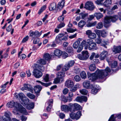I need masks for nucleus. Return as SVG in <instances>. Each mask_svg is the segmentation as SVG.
Here are the masks:
<instances>
[{
	"label": "nucleus",
	"mask_w": 121,
	"mask_h": 121,
	"mask_svg": "<svg viewBox=\"0 0 121 121\" xmlns=\"http://www.w3.org/2000/svg\"><path fill=\"white\" fill-rule=\"evenodd\" d=\"M9 112H5L4 116L2 117V119L4 121H12V120L10 117Z\"/></svg>",
	"instance_id": "22"
},
{
	"label": "nucleus",
	"mask_w": 121,
	"mask_h": 121,
	"mask_svg": "<svg viewBox=\"0 0 121 121\" xmlns=\"http://www.w3.org/2000/svg\"><path fill=\"white\" fill-rule=\"evenodd\" d=\"M98 85H93V86L92 87V89L91 91V93L94 95L96 94L98 92L99 88Z\"/></svg>",
	"instance_id": "26"
},
{
	"label": "nucleus",
	"mask_w": 121,
	"mask_h": 121,
	"mask_svg": "<svg viewBox=\"0 0 121 121\" xmlns=\"http://www.w3.org/2000/svg\"><path fill=\"white\" fill-rule=\"evenodd\" d=\"M76 30H73L72 28H68L67 29V31L69 33H73Z\"/></svg>",
	"instance_id": "55"
},
{
	"label": "nucleus",
	"mask_w": 121,
	"mask_h": 121,
	"mask_svg": "<svg viewBox=\"0 0 121 121\" xmlns=\"http://www.w3.org/2000/svg\"><path fill=\"white\" fill-rule=\"evenodd\" d=\"M56 7V3L53 2L51 3L49 7V10L51 11L54 10Z\"/></svg>",
	"instance_id": "28"
},
{
	"label": "nucleus",
	"mask_w": 121,
	"mask_h": 121,
	"mask_svg": "<svg viewBox=\"0 0 121 121\" xmlns=\"http://www.w3.org/2000/svg\"><path fill=\"white\" fill-rule=\"evenodd\" d=\"M112 0H106L103 3V5L106 7H109L112 4Z\"/></svg>",
	"instance_id": "32"
},
{
	"label": "nucleus",
	"mask_w": 121,
	"mask_h": 121,
	"mask_svg": "<svg viewBox=\"0 0 121 121\" xmlns=\"http://www.w3.org/2000/svg\"><path fill=\"white\" fill-rule=\"evenodd\" d=\"M29 35L30 36L33 37L34 36V37H35V32H33L32 30L30 31L29 33Z\"/></svg>",
	"instance_id": "62"
},
{
	"label": "nucleus",
	"mask_w": 121,
	"mask_h": 121,
	"mask_svg": "<svg viewBox=\"0 0 121 121\" xmlns=\"http://www.w3.org/2000/svg\"><path fill=\"white\" fill-rule=\"evenodd\" d=\"M82 55L79 54L77 55V57L81 60H86L87 59L89 56V54L87 51H84L82 52Z\"/></svg>",
	"instance_id": "8"
},
{
	"label": "nucleus",
	"mask_w": 121,
	"mask_h": 121,
	"mask_svg": "<svg viewBox=\"0 0 121 121\" xmlns=\"http://www.w3.org/2000/svg\"><path fill=\"white\" fill-rule=\"evenodd\" d=\"M80 92L82 94L86 95L88 93V91L85 89H82L80 90Z\"/></svg>",
	"instance_id": "41"
},
{
	"label": "nucleus",
	"mask_w": 121,
	"mask_h": 121,
	"mask_svg": "<svg viewBox=\"0 0 121 121\" xmlns=\"http://www.w3.org/2000/svg\"><path fill=\"white\" fill-rule=\"evenodd\" d=\"M46 63V61L43 59H40L38 60L36 62V64H35V66H41L42 65H45Z\"/></svg>",
	"instance_id": "24"
},
{
	"label": "nucleus",
	"mask_w": 121,
	"mask_h": 121,
	"mask_svg": "<svg viewBox=\"0 0 121 121\" xmlns=\"http://www.w3.org/2000/svg\"><path fill=\"white\" fill-rule=\"evenodd\" d=\"M75 72L77 73H79L80 71V69L77 66H75L74 67Z\"/></svg>",
	"instance_id": "58"
},
{
	"label": "nucleus",
	"mask_w": 121,
	"mask_h": 121,
	"mask_svg": "<svg viewBox=\"0 0 121 121\" xmlns=\"http://www.w3.org/2000/svg\"><path fill=\"white\" fill-rule=\"evenodd\" d=\"M6 105L7 107L9 108H12L14 107V108L13 112L19 117V116L20 115L18 112L25 115H26L28 114L26 109L18 103L12 101L8 102Z\"/></svg>",
	"instance_id": "2"
},
{
	"label": "nucleus",
	"mask_w": 121,
	"mask_h": 121,
	"mask_svg": "<svg viewBox=\"0 0 121 121\" xmlns=\"http://www.w3.org/2000/svg\"><path fill=\"white\" fill-rule=\"evenodd\" d=\"M69 91V90L67 88H64L63 90V93L65 95H66L68 93Z\"/></svg>",
	"instance_id": "60"
},
{
	"label": "nucleus",
	"mask_w": 121,
	"mask_h": 121,
	"mask_svg": "<svg viewBox=\"0 0 121 121\" xmlns=\"http://www.w3.org/2000/svg\"><path fill=\"white\" fill-rule=\"evenodd\" d=\"M53 53L55 56H60L61 55L62 52L59 49H56L54 51Z\"/></svg>",
	"instance_id": "31"
},
{
	"label": "nucleus",
	"mask_w": 121,
	"mask_h": 121,
	"mask_svg": "<svg viewBox=\"0 0 121 121\" xmlns=\"http://www.w3.org/2000/svg\"><path fill=\"white\" fill-rule=\"evenodd\" d=\"M72 48L71 47H68L66 49V51L68 53L72 52Z\"/></svg>",
	"instance_id": "61"
},
{
	"label": "nucleus",
	"mask_w": 121,
	"mask_h": 121,
	"mask_svg": "<svg viewBox=\"0 0 121 121\" xmlns=\"http://www.w3.org/2000/svg\"><path fill=\"white\" fill-rule=\"evenodd\" d=\"M80 76L82 79H85L86 77V75L84 71H82L80 73Z\"/></svg>",
	"instance_id": "44"
},
{
	"label": "nucleus",
	"mask_w": 121,
	"mask_h": 121,
	"mask_svg": "<svg viewBox=\"0 0 121 121\" xmlns=\"http://www.w3.org/2000/svg\"><path fill=\"white\" fill-rule=\"evenodd\" d=\"M69 68V66L67 64H65L63 67L62 70L63 71H66L68 70Z\"/></svg>",
	"instance_id": "46"
},
{
	"label": "nucleus",
	"mask_w": 121,
	"mask_h": 121,
	"mask_svg": "<svg viewBox=\"0 0 121 121\" xmlns=\"http://www.w3.org/2000/svg\"><path fill=\"white\" fill-rule=\"evenodd\" d=\"M65 24L63 23H61L58 25L57 26V28L58 29H60L65 26Z\"/></svg>",
	"instance_id": "51"
},
{
	"label": "nucleus",
	"mask_w": 121,
	"mask_h": 121,
	"mask_svg": "<svg viewBox=\"0 0 121 121\" xmlns=\"http://www.w3.org/2000/svg\"><path fill=\"white\" fill-rule=\"evenodd\" d=\"M24 85L26 90L29 91L31 92H33V88L30 85L26 84H25Z\"/></svg>",
	"instance_id": "30"
},
{
	"label": "nucleus",
	"mask_w": 121,
	"mask_h": 121,
	"mask_svg": "<svg viewBox=\"0 0 121 121\" xmlns=\"http://www.w3.org/2000/svg\"><path fill=\"white\" fill-rule=\"evenodd\" d=\"M74 61L73 60H71L69 61L67 65L69 67H71L73 65L74 63Z\"/></svg>",
	"instance_id": "53"
},
{
	"label": "nucleus",
	"mask_w": 121,
	"mask_h": 121,
	"mask_svg": "<svg viewBox=\"0 0 121 121\" xmlns=\"http://www.w3.org/2000/svg\"><path fill=\"white\" fill-rule=\"evenodd\" d=\"M43 79L45 81L48 82L49 80V75L48 74H46L43 76Z\"/></svg>",
	"instance_id": "49"
},
{
	"label": "nucleus",
	"mask_w": 121,
	"mask_h": 121,
	"mask_svg": "<svg viewBox=\"0 0 121 121\" xmlns=\"http://www.w3.org/2000/svg\"><path fill=\"white\" fill-rule=\"evenodd\" d=\"M29 38V37L28 35L26 36L25 37H24L23 39L22 43H24L28 41Z\"/></svg>",
	"instance_id": "52"
},
{
	"label": "nucleus",
	"mask_w": 121,
	"mask_h": 121,
	"mask_svg": "<svg viewBox=\"0 0 121 121\" xmlns=\"http://www.w3.org/2000/svg\"><path fill=\"white\" fill-rule=\"evenodd\" d=\"M86 43L89 44L88 48L89 50H91L92 49L96 50L98 49L96 47V43L93 42V41L90 39H88L86 40Z\"/></svg>",
	"instance_id": "7"
},
{
	"label": "nucleus",
	"mask_w": 121,
	"mask_h": 121,
	"mask_svg": "<svg viewBox=\"0 0 121 121\" xmlns=\"http://www.w3.org/2000/svg\"><path fill=\"white\" fill-rule=\"evenodd\" d=\"M79 14L81 18L82 19H84L88 15L87 13H81Z\"/></svg>",
	"instance_id": "45"
},
{
	"label": "nucleus",
	"mask_w": 121,
	"mask_h": 121,
	"mask_svg": "<svg viewBox=\"0 0 121 121\" xmlns=\"http://www.w3.org/2000/svg\"><path fill=\"white\" fill-rule=\"evenodd\" d=\"M42 89L41 86L40 85H37L34 87V90L36 94L39 93Z\"/></svg>",
	"instance_id": "29"
},
{
	"label": "nucleus",
	"mask_w": 121,
	"mask_h": 121,
	"mask_svg": "<svg viewBox=\"0 0 121 121\" xmlns=\"http://www.w3.org/2000/svg\"><path fill=\"white\" fill-rule=\"evenodd\" d=\"M75 100L77 102H81L83 101L86 102L87 98L86 96H82L80 97H77L76 98Z\"/></svg>",
	"instance_id": "20"
},
{
	"label": "nucleus",
	"mask_w": 121,
	"mask_h": 121,
	"mask_svg": "<svg viewBox=\"0 0 121 121\" xmlns=\"http://www.w3.org/2000/svg\"><path fill=\"white\" fill-rule=\"evenodd\" d=\"M83 86L84 88L88 89L92 88L93 86V85H92L89 81H85L83 83Z\"/></svg>",
	"instance_id": "15"
},
{
	"label": "nucleus",
	"mask_w": 121,
	"mask_h": 121,
	"mask_svg": "<svg viewBox=\"0 0 121 121\" xmlns=\"http://www.w3.org/2000/svg\"><path fill=\"white\" fill-rule=\"evenodd\" d=\"M61 79L57 77L54 79V82L55 84H57L59 83Z\"/></svg>",
	"instance_id": "50"
},
{
	"label": "nucleus",
	"mask_w": 121,
	"mask_h": 121,
	"mask_svg": "<svg viewBox=\"0 0 121 121\" xmlns=\"http://www.w3.org/2000/svg\"><path fill=\"white\" fill-rule=\"evenodd\" d=\"M86 22L84 20H81L78 23V27L82 28L85 25Z\"/></svg>",
	"instance_id": "33"
},
{
	"label": "nucleus",
	"mask_w": 121,
	"mask_h": 121,
	"mask_svg": "<svg viewBox=\"0 0 121 121\" xmlns=\"http://www.w3.org/2000/svg\"><path fill=\"white\" fill-rule=\"evenodd\" d=\"M28 102V101L27 103L24 102L23 103H22V104L24 106L26 107V108L28 109H30L33 108L34 107V104L33 103H31L29 104H27V103Z\"/></svg>",
	"instance_id": "18"
},
{
	"label": "nucleus",
	"mask_w": 121,
	"mask_h": 121,
	"mask_svg": "<svg viewBox=\"0 0 121 121\" xmlns=\"http://www.w3.org/2000/svg\"><path fill=\"white\" fill-rule=\"evenodd\" d=\"M80 43V41L79 39L76 41L73 44V45L74 48L76 49L78 47Z\"/></svg>",
	"instance_id": "34"
},
{
	"label": "nucleus",
	"mask_w": 121,
	"mask_h": 121,
	"mask_svg": "<svg viewBox=\"0 0 121 121\" xmlns=\"http://www.w3.org/2000/svg\"><path fill=\"white\" fill-rule=\"evenodd\" d=\"M27 95L29 98L32 99H34L35 97L34 95L30 93H27Z\"/></svg>",
	"instance_id": "48"
},
{
	"label": "nucleus",
	"mask_w": 121,
	"mask_h": 121,
	"mask_svg": "<svg viewBox=\"0 0 121 121\" xmlns=\"http://www.w3.org/2000/svg\"><path fill=\"white\" fill-rule=\"evenodd\" d=\"M81 115V111L78 112L76 113H72L70 114V117L73 119H78Z\"/></svg>",
	"instance_id": "12"
},
{
	"label": "nucleus",
	"mask_w": 121,
	"mask_h": 121,
	"mask_svg": "<svg viewBox=\"0 0 121 121\" xmlns=\"http://www.w3.org/2000/svg\"><path fill=\"white\" fill-rule=\"evenodd\" d=\"M64 34L60 33L57 35L56 37L55 42L57 44H61L62 41H66L68 39L67 37L66 36H64Z\"/></svg>",
	"instance_id": "6"
},
{
	"label": "nucleus",
	"mask_w": 121,
	"mask_h": 121,
	"mask_svg": "<svg viewBox=\"0 0 121 121\" xmlns=\"http://www.w3.org/2000/svg\"><path fill=\"white\" fill-rule=\"evenodd\" d=\"M92 32L90 30H88L86 31V34L88 36V37L92 34Z\"/></svg>",
	"instance_id": "57"
},
{
	"label": "nucleus",
	"mask_w": 121,
	"mask_h": 121,
	"mask_svg": "<svg viewBox=\"0 0 121 121\" xmlns=\"http://www.w3.org/2000/svg\"><path fill=\"white\" fill-rule=\"evenodd\" d=\"M85 7L86 9L90 10H93L94 8L93 3L91 1H88L86 3Z\"/></svg>",
	"instance_id": "13"
},
{
	"label": "nucleus",
	"mask_w": 121,
	"mask_h": 121,
	"mask_svg": "<svg viewBox=\"0 0 121 121\" xmlns=\"http://www.w3.org/2000/svg\"><path fill=\"white\" fill-rule=\"evenodd\" d=\"M65 73L64 72H59L57 74V77L58 78L61 79V80L65 76Z\"/></svg>",
	"instance_id": "27"
},
{
	"label": "nucleus",
	"mask_w": 121,
	"mask_h": 121,
	"mask_svg": "<svg viewBox=\"0 0 121 121\" xmlns=\"http://www.w3.org/2000/svg\"><path fill=\"white\" fill-rule=\"evenodd\" d=\"M103 26V25L101 22H99L97 24L96 28L97 29H100Z\"/></svg>",
	"instance_id": "47"
},
{
	"label": "nucleus",
	"mask_w": 121,
	"mask_h": 121,
	"mask_svg": "<svg viewBox=\"0 0 121 121\" xmlns=\"http://www.w3.org/2000/svg\"><path fill=\"white\" fill-rule=\"evenodd\" d=\"M121 118V114H113L111 115L108 121H115L116 119Z\"/></svg>",
	"instance_id": "16"
},
{
	"label": "nucleus",
	"mask_w": 121,
	"mask_h": 121,
	"mask_svg": "<svg viewBox=\"0 0 121 121\" xmlns=\"http://www.w3.org/2000/svg\"><path fill=\"white\" fill-rule=\"evenodd\" d=\"M6 30L8 32H9L12 30L11 32V35H12L13 34L14 32V29H12V26L10 24L6 28Z\"/></svg>",
	"instance_id": "35"
},
{
	"label": "nucleus",
	"mask_w": 121,
	"mask_h": 121,
	"mask_svg": "<svg viewBox=\"0 0 121 121\" xmlns=\"http://www.w3.org/2000/svg\"><path fill=\"white\" fill-rule=\"evenodd\" d=\"M111 71L110 69L108 67H106L104 69H98L95 73L91 74L90 77L89 78H90L89 79H90L92 81L97 80L104 81L106 79V77Z\"/></svg>",
	"instance_id": "1"
},
{
	"label": "nucleus",
	"mask_w": 121,
	"mask_h": 121,
	"mask_svg": "<svg viewBox=\"0 0 121 121\" xmlns=\"http://www.w3.org/2000/svg\"><path fill=\"white\" fill-rule=\"evenodd\" d=\"M36 82L40 83L42 85L46 87H47L48 86L50 85L51 84V83H45L42 82L38 80Z\"/></svg>",
	"instance_id": "42"
},
{
	"label": "nucleus",
	"mask_w": 121,
	"mask_h": 121,
	"mask_svg": "<svg viewBox=\"0 0 121 121\" xmlns=\"http://www.w3.org/2000/svg\"><path fill=\"white\" fill-rule=\"evenodd\" d=\"M35 68L33 71V73L34 76L36 78H39L43 75L41 71H43L44 70V67L43 66H35Z\"/></svg>",
	"instance_id": "4"
},
{
	"label": "nucleus",
	"mask_w": 121,
	"mask_h": 121,
	"mask_svg": "<svg viewBox=\"0 0 121 121\" xmlns=\"http://www.w3.org/2000/svg\"><path fill=\"white\" fill-rule=\"evenodd\" d=\"M64 16L62 15L60 16L58 18V20L60 22H62L64 20Z\"/></svg>",
	"instance_id": "54"
},
{
	"label": "nucleus",
	"mask_w": 121,
	"mask_h": 121,
	"mask_svg": "<svg viewBox=\"0 0 121 121\" xmlns=\"http://www.w3.org/2000/svg\"><path fill=\"white\" fill-rule=\"evenodd\" d=\"M41 35V34L39 33V32L36 31L35 32V36L34 37H39Z\"/></svg>",
	"instance_id": "59"
},
{
	"label": "nucleus",
	"mask_w": 121,
	"mask_h": 121,
	"mask_svg": "<svg viewBox=\"0 0 121 121\" xmlns=\"http://www.w3.org/2000/svg\"><path fill=\"white\" fill-rule=\"evenodd\" d=\"M96 37V36L95 34L94 33H92V34L88 37L89 38L91 39H95Z\"/></svg>",
	"instance_id": "43"
},
{
	"label": "nucleus",
	"mask_w": 121,
	"mask_h": 121,
	"mask_svg": "<svg viewBox=\"0 0 121 121\" xmlns=\"http://www.w3.org/2000/svg\"><path fill=\"white\" fill-rule=\"evenodd\" d=\"M96 68L95 65L94 64H92L90 65L89 67L90 70L91 71H94Z\"/></svg>",
	"instance_id": "40"
},
{
	"label": "nucleus",
	"mask_w": 121,
	"mask_h": 121,
	"mask_svg": "<svg viewBox=\"0 0 121 121\" xmlns=\"http://www.w3.org/2000/svg\"><path fill=\"white\" fill-rule=\"evenodd\" d=\"M65 3L64 0H62L60 2H58L56 7L57 10L60 11L62 10L64 6Z\"/></svg>",
	"instance_id": "23"
},
{
	"label": "nucleus",
	"mask_w": 121,
	"mask_h": 121,
	"mask_svg": "<svg viewBox=\"0 0 121 121\" xmlns=\"http://www.w3.org/2000/svg\"><path fill=\"white\" fill-rule=\"evenodd\" d=\"M43 58L46 60H48L50 59L51 56L49 54L46 53L44 54Z\"/></svg>",
	"instance_id": "38"
},
{
	"label": "nucleus",
	"mask_w": 121,
	"mask_h": 121,
	"mask_svg": "<svg viewBox=\"0 0 121 121\" xmlns=\"http://www.w3.org/2000/svg\"><path fill=\"white\" fill-rule=\"evenodd\" d=\"M107 60L108 62L109 65H110L112 68H115L117 66V62L116 61L112 62L111 59L108 60L107 59Z\"/></svg>",
	"instance_id": "17"
},
{
	"label": "nucleus",
	"mask_w": 121,
	"mask_h": 121,
	"mask_svg": "<svg viewBox=\"0 0 121 121\" xmlns=\"http://www.w3.org/2000/svg\"><path fill=\"white\" fill-rule=\"evenodd\" d=\"M104 0H96L95 2L96 3L98 4H102V3Z\"/></svg>",
	"instance_id": "63"
},
{
	"label": "nucleus",
	"mask_w": 121,
	"mask_h": 121,
	"mask_svg": "<svg viewBox=\"0 0 121 121\" xmlns=\"http://www.w3.org/2000/svg\"><path fill=\"white\" fill-rule=\"evenodd\" d=\"M72 104L70 103L69 104V106L66 105H62L61 106V110L65 112H68L69 111L72 112Z\"/></svg>",
	"instance_id": "9"
},
{
	"label": "nucleus",
	"mask_w": 121,
	"mask_h": 121,
	"mask_svg": "<svg viewBox=\"0 0 121 121\" xmlns=\"http://www.w3.org/2000/svg\"><path fill=\"white\" fill-rule=\"evenodd\" d=\"M108 52L106 51L102 52L99 55V59L101 60H103L107 57L108 55Z\"/></svg>",
	"instance_id": "19"
},
{
	"label": "nucleus",
	"mask_w": 121,
	"mask_h": 121,
	"mask_svg": "<svg viewBox=\"0 0 121 121\" xmlns=\"http://www.w3.org/2000/svg\"><path fill=\"white\" fill-rule=\"evenodd\" d=\"M16 97L17 98H19L21 100L22 102H21V104H22V103H23L24 102L27 103L28 101V99L22 93H19L17 95H16Z\"/></svg>",
	"instance_id": "11"
},
{
	"label": "nucleus",
	"mask_w": 121,
	"mask_h": 121,
	"mask_svg": "<svg viewBox=\"0 0 121 121\" xmlns=\"http://www.w3.org/2000/svg\"><path fill=\"white\" fill-rule=\"evenodd\" d=\"M72 104L71 108L72 112H75L76 110H80L82 109L81 106L77 104Z\"/></svg>",
	"instance_id": "14"
},
{
	"label": "nucleus",
	"mask_w": 121,
	"mask_h": 121,
	"mask_svg": "<svg viewBox=\"0 0 121 121\" xmlns=\"http://www.w3.org/2000/svg\"><path fill=\"white\" fill-rule=\"evenodd\" d=\"M74 78L76 82H78L81 80V78L79 76L76 75L74 77Z\"/></svg>",
	"instance_id": "56"
},
{
	"label": "nucleus",
	"mask_w": 121,
	"mask_h": 121,
	"mask_svg": "<svg viewBox=\"0 0 121 121\" xmlns=\"http://www.w3.org/2000/svg\"><path fill=\"white\" fill-rule=\"evenodd\" d=\"M118 17L117 15H114L112 16H107L105 18L104 26L105 27L108 26L109 25V24L111 22H116L117 19Z\"/></svg>",
	"instance_id": "5"
},
{
	"label": "nucleus",
	"mask_w": 121,
	"mask_h": 121,
	"mask_svg": "<svg viewBox=\"0 0 121 121\" xmlns=\"http://www.w3.org/2000/svg\"><path fill=\"white\" fill-rule=\"evenodd\" d=\"M95 41L96 43L97 44H100L101 46H103L105 48H107L106 45L108 44V42L107 41L104 40L103 41L99 38L96 39Z\"/></svg>",
	"instance_id": "10"
},
{
	"label": "nucleus",
	"mask_w": 121,
	"mask_h": 121,
	"mask_svg": "<svg viewBox=\"0 0 121 121\" xmlns=\"http://www.w3.org/2000/svg\"><path fill=\"white\" fill-rule=\"evenodd\" d=\"M97 35H99L100 33L101 34L102 37H105L107 35L106 33L104 30H97L95 31Z\"/></svg>",
	"instance_id": "25"
},
{
	"label": "nucleus",
	"mask_w": 121,
	"mask_h": 121,
	"mask_svg": "<svg viewBox=\"0 0 121 121\" xmlns=\"http://www.w3.org/2000/svg\"><path fill=\"white\" fill-rule=\"evenodd\" d=\"M39 41V39L38 38H36L34 40L33 43L34 44H36L38 43Z\"/></svg>",
	"instance_id": "64"
},
{
	"label": "nucleus",
	"mask_w": 121,
	"mask_h": 121,
	"mask_svg": "<svg viewBox=\"0 0 121 121\" xmlns=\"http://www.w3.org/2000/svg\"><path fill=\"white\" fill-rule=\"evenodd\" d=\"M112 50L115 54L119 53L121 52V47L120 46H114Z\"/></svg>",
	"instance_id": "21"
},
{
	"label": "nucleus",
	"mask_w": 121,
	"mask_h": 121,
	"mask_svg": "<svg viewBox=\"0 0 121 121\" xmlns=\"http://www.w3.org/2000/svg\"><path fill=\"white\" fill-rule=\"evenodd\" d=\"M94 16L96 17L97 20L100 19L103 16L102 14L100 13H95L94 14Z\"/></svg>",
	"instance_id": "37"
},
{
	"label": "nucleus",
	"mask_w": 121,
	"mask_h": 121,
	"mask_svg": "<svg viewBox=\"0 0 121 121\" xmlns=\"http://www.w3.org/2000/svg\"><path fill=\"white\" fill-rule=\"evenodd\" d=\"M74 83L73 81L71 79H68L65 82V85L69 88H71L70 91L73 92H74L77 90L78 88L80 87V85L79 84H77L75 85L73 87Z\"/></svg>",
	"instance_id": "3"
},
{
	"label": "nucleus",
	"mask_w": 121,
	"mask_h": 121,
	"mask_svg": "<svg viewBox=\"0 0 121 121\" xmlns=\"http://www.w3.org/2000/svg\"><path fill=\"white\" fill-rule=\"evenodd\" d=\"M97 23V22L95 21L93 22H89L86 24L87 27H89L95 26Z\"/></svg>",
	"instance_id": "39"
},
{
	"label": "nucleus",
	"mask_w": 121,
	"mask_h": 121,
	"mask_svg": "<svg viewBox=\"0 0 121 121\" xmlns=\"http://www.w3.org/2000/svg\"><path fill=\"white\" fill-rule=\"evenodd\" d=\"M86 41L85 40H83L81 42L80 46L82 47H85V49H86L88 48V45L86 44Z\"/></svg>",
	"instance_id": "36"
}]
</instances>
